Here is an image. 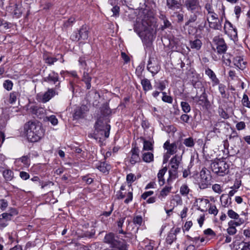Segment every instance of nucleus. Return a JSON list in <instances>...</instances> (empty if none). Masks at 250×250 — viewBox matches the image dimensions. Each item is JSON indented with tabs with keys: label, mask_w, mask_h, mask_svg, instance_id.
I'll return each mask as SVG.
<instances>
[{
	"label": "nucleus",
	"mask_w": 250,
	"mask_h": 250,
	"mask_svg": "<svg viewBox=\"0 0 250 250\" xmlns=\"http://www.w3.org/2000/svg\"><path fill=\"white\" fill-rule=\"evenodd\" d=\"M155 86L156 87V88L161 91H163L166 88V85L163 82H160L156 83Z\"/></svg>",
	"instance_id": "864d4df0"
},
{
	"label": "nucleus",
	"mask_w": 250,
	"mask_h": 250,
	"mask_svg": "<svg viewBox=\"0 0 250 250\" xmlns=\"http://www.w3.org/2000/svg\"><path fill=\"white\" fill-rule=\"evenodd\" d=\"M182 161V156L178 155L174 156L170 161V165L171 168L178 169Z\"/></svg>",
	"instance_id": "6ab92c4d"
},
{
	"label": "nucleus",
	"mask_w": 250,
	"mask_h": 250,
	"mask_svg": "<svg viewBox=\"0 0 250 250\" xmlns=\"http://www.w3.org/2000/svg\"><path fill=\"white\" fill-rule=\"evenodd\" d=\"M213 42L216 45L218 54H221L226 52L227 50V45L223 38L219 37H215L213 39Z\"/></svg>",
	"instance_id": "423d86ee"
},
{
	"label": "nucleus",
	"mask_w": 250,
	"mask_h": 250,
	"mask_svg": "<svg viewBox=\"0 0 250 250\" xmlns=\"http://www.w3.org/2000/svg\"><path fill=\"white\" fill-rule=\"evenodd\" d=\"M205 74L211 79L213 86L219 84V80L211 69L209 68H207L205 70Z\"/></svg>",
	"instance_id": "2eb2a0df"
},
{
	"label": "nucleus",
	"mask_w": 250,
	"mask_h": 250,
	"mask_svg": "<svg viewBox=\"0 0 250 250\" xmlns=\"http://www.w3.org/2000/svg\"><path fill=\"white\" fill-rule=\"evenodd\" d=\"M180 231V228H172L169 231L166 239L167 244L171 245L175 240H176V235Z\"/></svg>",
	"instance_id": "9b49d317"
},
{
	"label": "nucleus",
	"mask_w": 250,
	"mask_h": 250,
	"mask_svg": "<svg viewBox=\"0 0 250 250\" xmlns=\"http://www.w3.org/2000/svg\"><path fill=\"white\" fill-rule=\"evenodd\" d=\"M153 194V191H146V192H144L142 195V198L145 200L146 199V198L149 196H151L152 195V194Z\"/></svg>",
	"instance_id": "338daca9"
},
{
	"label": "nucleus",
	"mask_w": 250,
	"mask_h": 250,
	"mask_svg": "<svg viewBox=\"0 0 250 250\" xmlns=\"http://www.w3.org/2000/svg\"><path fill=\"white\" fill-rule=\"evenodd\" d=\"M83 181L85 182L87 184H90L93 182V179L91 178L88 177V176H83L82 178Z\"/></svg>",
	"instance_id": "774afa93"
},
{
	"label": "nucleus",
	"mask_w": 250,
	"mask_h": 250,
	"mask_svg": "<svg viewBox=\"0 0 250 250\" xmlns=\"http://www.w3.org/2000/svg\"><path fill=\"white\" fill-rule=\"evenodd\" d=\"M88 27L86 25H83L77 32L74 33L71 36L70 38L74 41L87 39L88 37Z\"/></svg>",
	"instance_id": "20e7f679"
},
{
	"label": "nucleus",
	"mask_w": 250,
	"mask_h": 250,
	"mask_svg": "<svg viewBox=\"0 0 250 250\" xmlns=\"http://www.w3.org/2000/svg\"><path fill=\"white\" fill-rule=\"evenodd\" d=\"M119 7L118 6H114L112 9L111 11L113 12V16H116L117 15H119Z\"/></svg>",
	"instance_id": "69168bd1"
},
{
	"label": "nucleus",
	"mask_w": 250,
	"mask_h": 250,
	"mask_svg": "<svg viewBox=\"0 0 250 250\" xmlns=\"http://www.w3.org/2000/svg\"><path fill=\"white\" fill-rule=\"evenodd\" d=\"M46 120L50 122L53 125H57L58 123V119L55 115H51L49 117H46Z\"/></svg>",
	"instance_id": "ea45409f"
},
{
	"label": "nucleus",
	"mask_w": 250,
	"mask_h": 250,
	"mask_svg": "<svg viewBox=\"0 0 250 250\" xmlns=\"http://www.w3.org/2000/svg\"><path fill=\"white\" fill-rule=\"evenodd\" d=\"M201 181L199 183V188L201 189H205L210 184L211 177L209 171L206 168H204L200 172Z\"/></svg>",
	"instance_id": "39448f33"
},
{
	"label": "nucleus",
	"mask_w": 250,
	"mask_h": 250,
	"mask_svg": "<svg viewBox=\"0 0 250 250\" xmlns=\"http://www.w3.org/2000/svg\"><path fill=\"white\" fill-rule=\"evenodd\" d=\"M56 94L55 90L53 88L48 89L42 95L41 101L42 103H46L49 101Z\"/></svg>",
	"instance_id": "dca6fc26"
},
{
	"label": "nucleus",
	"mask_w": 250,
	"mask_h": 250,
	"mask_svg": "<svg viewBox=\"0 0 250 250\" xmlns=\"http://www.w3.org/2000/svg\"><path fill=\"white\" fill-rule=\"evenodd\" d=\"M13 214L10 213L4 212L0 215V222H4L2 221L4 220L5 221H8L11 219Z\"/></svg>",
	"instance_id": "f704fd0d"
},
{
	"label": "nucleus",
	"mask_w": 250,
	"mask_h": 250,
	"mask_svg": "<svg viewBox=\"0 0 250 250\" xmlns=\"http://www.w3.org/2000/svg\"><path fill=\"white\" fill-rule=\"evenodd\" d=\"M18 96V93L16 92H13L11 93L10 94L9 97V102L11 104L15 103L17 100V97Z\"/></svg>",
	"instance_id": "49530a36"
},
{
	"label": "nucleus",
	"mask_w": 250,
	"mask_h": 250,
	"mask_svg": "<svg viewBox=\"0 0 250 250\" xmlns=\"http://www.w3.org/2000/svg\"><path fill=\"white\" fill-rule=\"evenodd\" d=\"M20 176L24 180H26L30 177L29 174L25 171H21L20 173Z\"/></svg>",
	"instance_id": "bf43d9fd"
},
{
	"label": "nucleus",
	"mask_w": 250,
	"mask_h": 250,
	"mask_svg": "<svg viewBox=\"0 0 250 250\" xmlns=\"http://www.w3.org/2000/svg\"><path fill=\"white\" fill-rule=\"evenodd\" d=\"M242 102L244 106L250 108V101H249L248 96L246 94H244Z\"/></svg>",
	"instance_id": "c03bdc74"
},
{
	"label": "nucleus",
	"mask_w": 250,
	"mask_h": 250,
	"mask_svg": "<svg viewBox=\"0 0 250 250\" xmlns=\"http://www.w3.org/2000/svg\"><path fill=\"white\" fill-rule=\"evenodd\" d=\"M84 111L82 107L77 108L75 109L74 114V117L76 119H78L83 117Z\"/></svg>",
	"instance_id": "473e14b6"
},
{
	"label": "nucleus",
	"mask_w": 250,
	"mask_h": 250,
	"mask_svg": "<svg viewBox=\"0 0 250 250\" xmlns=\"http://www.w3.org/2000/svg\"><path fill=\"white\" fill-rule=\"evenodd\" d=\"M178 169L171 168L168 170L169 177L167 179V183L168 184H170L173 180L176 179L178 177Z\"/></svg>",
	"instance_id": "5701e85b"
},
{
	"label": "nucleus",
	"mask_w": 250,
	"mask_h": 250,
	"mask_svg": "<svg viewBox=\"0 0 250 250\" xmlns=\"http://www.w3.org/2000/svg\"><path fill=\"white\" fill-rule=\"evenodd\" d=\"M130 153L131 154L130 162L132 165H134L137 162L140 161V158L139 157V149L138 147L135 146L132 148Z\"/></svg>",
	"instance_id": "ddd939ff"
},
{
	"label": "nucleus",
	"mask_w": 250,
	"mask_h": 250,
	"mask_svg": "<svg viewBox=\"0 0 250 250\" xmlns=\"http://www.w3.org/2000/svg\"><path fill=\"white\" fill-rule=\"evenodd\" d=\"M136 179V177L132 173H129L126 176V181L128 183L131 184Z\"/></svg>",
	"instance_id": "8fccbe9b"
},
{
	"label": "nucleus",
	"mask_w": 250,
	"mask_h": 250,
	"mask_svg": "<svg viewBox=\"0 0 250 250\" xmlns=\"http://www.w3.org/2000/svg\"><path fill=\"white\" fill-rule=\"evenodd\" d=\"M223 54L222 61L226 65L230 66L231 63V59L232 56L230 54L226 53V52Z\"/></svg>",
	"instance_id": "7c9ffc66"
},
{
	"label": "nucleus",
	"mask_w": 250,
	"mask_h": 250,
	"mask_svg": "<svg viewBox=\"0 0 250 250\" xmlns=\"http://www.w3.org/2000/svg\"><path fill=\"white\" fill-rule=\"evenodd\" d=\"M30 110L33 114L39 116L41 114L43 113V109L42 108H39L37 106H32Z\"/></svg>",
	"instance_id": "c9c22d12"
},
{
	"label": "nucleus",
	"mask_w": 250,
	"mask_h": 250,
	"mask_svg": "<svg viewBox=\"0 0 250 250\" xmlns=\"http://www.w3.org/2000/svg\"><path fill=\"white\" fill-rule=\"evenodd\" d=\"M212 171L220 176L227 174L229 171V165L223 159H216L210 164Z\"/></svg>",
	"instance_id": "7ed1b4c3"
},
{
	"label": "nucleus",
	"mask_w": 250,
	"mask_h": 250,
	"mask_svg": "<svg viewBox=\"0 0 250 250\" xmlns=\"http://www.w3.org/2000/svg\"><path fill=\"white\" fill-rule=\"evenodd\" d=\"M212 189L216 193H220L222 192L221 186L218 184H215L212 186Z\"/></svg>",
	"instance_id": "e2e57ef3"
},
{
	"label": "nucleus",
	"mask_w": 250,
	"mask_h": 250,
	"mask_svg": "<svg viewBox=\"0 0 250 250\" xmlns=\"http://www.w3.org/2000/svg\"><path fill=\"white\" fill-rule=\"evenodd\" d=\"M208 21L209 24V26L210 28H212L215 30H220L221 28V24L218 21H210L208 18Z\"/></svg>",
	"instance_id": "a878e982"
},
{
	"label": "nucleus",
	"mask_w": 250,
	"mask_h": 250,
	"mask_svg": "<svg viewBox=\"0 0 250 250\" xmlns=\"http://www.w3.org/2000/svg\"><path fill=\"white\" fill-rule=\"evenodd\" d=\"M168 185L166 186L160 191V195L158 197L163 200V199L165 198L170 192L172 189V187L170 186V184H168Z\"/></svg>",
	"instance_id": "412c9836"
},
{
	"label": "nucleus",
	"mask_w": 250,
	"mask_h": 250,
	"mask_svg": "<svg viewBox=\"0 0 250 250\" xmlns=\"http://www.w3.org/2000/svg\"><path fill=\"white\" fill-rule=\"evenodd\" d=\"M18 161H21L25 165H29V158L27 156H23L18 159Z\"/></svg>",
	"instance_id": "de8ad7c7"
},
{
	"label": "nucleus",
	"mask_w": 250,
	"mask_h": 250,
	"mask_svg": "<svg viewBox=\"0 0 250 250\" xmlns=\"http://www.w3.org/2000/svg\"><path fill=\"white\" fill-rule=\"evenodd\" d=\"M236 229L235 228L231 227V226H229L228 229H227V232L229 235H234L236 232Z\"/></svg>",
	"instance_id": "680f3d73"
},
{
	"label": "nucleus",
	"mask_w": 250,
	"mask_h": 250,
	"mask_svg": "<svg viewBox=\"0 0 250 250\" xmlns=\"http://www.w3.org/2000/svg\"><path fill=\"white\" fill-rule=\"evenodd\" d=\"M98 168L102 172L105 173L107 171V167L105 166V163H101L99 166H98Z\"/></svg>",
	"instance_id": "6e6d98bb"
},
{
	"label": "nucleus",
	"mask_w": 250,
	"mask_h": 250,
	"mask_svg": "<svg viewBox=\"0 0 250 250\" xmlns=\"http://www.w3.org/2000/svg\"><path fill=\"white\" fill-rule=\"evenodd\" d=\"M154 22L155 19L153 17L146 15H144L142 18L137 19L134 24V31L145 44L150 43L153 40Z\"/></svg>",
	"instance_id": "f257e3e1"
},
{
	"label": "nucleus",
	"mask_w": 250,
	"mask_h": 250,
	"mask_svg": "<svg viewBox=\"0 0 250 250\" xmlns=\"http://www.w3.org/2000/svg\"><path fill=\"white\" fill-rule=\"evenodd\" d=\"M44 60H45V62L46 63H48L50 65L53 64L57 61L56 58L52 57L47 55L44 56Z\"/></svg>",
	"instance_id": "4c0bfd02"
},
{
	"label": "nucleus",
	"mask_w": 250,
	"mask_h": 250,
	"mask_svg": "<svg viewBox=\"0 0 250 250\" xmlns=\"http://www.w3.org/2000/svg\"><path fill=\"white\" fill-rule=\"evenodd\" d=\"M181 106L182 109V110L185 113H188L190 112L191 108L189 104L188 103L186 102H182L181 103Z\"/></svg>",
	"instance_id": "e433bc0d"
},
{
	"label": "nucleus",
	"mask_w": 250,
	"mask_h": 250,
	"mask_svg": "<svg viewBox=\"0 0 250 250\" xmlns=\"http://www.w3.org/2000/svg\"><path fill=\"white\" fill-rule=\"evenodd\" d=\"M22 6L21 4H15L14 5V15L17 17L19 18L22 14Z\"/></svg>",
	"instance_id": "cd10ccee"
},
{
	"label": "nucleus",
	"mask_w": 250,
	"mask_h": 250,
	"mask_svg": "<svg viewBox=\"0 0 250 250\" xmlns=\"http://www.w3.org/2000/svg\"><path fill=\"white\" fill-rule=\"evenodd\" d=\"M227 213L229 217L234 219H238L239 216L236 212L232 209L229 210Z\"/></svg>",
	"instance_id": "a18cd8bd"
},
{
	"label": "nucleus",
	"mask_w": 250,
	"mask_h": 250,
	"mask_svg": "<svg viewBox=\"0 0 250 250\" xmlns=\"http://www.w3.org/2000/svg\"><path fill=\"white\" fill-rule=\"evenodd\" d=\"M234 65L240 69L243 70L246 67V62L244 61L243 59L240 57H236L233 61Z\"/></svg>",
	"instance_id": "a211bd4d"
},
{
	"label": "nucleus",
	"mask_w": 250,
	"mask_h": 250,
	"mask_svg": "<svg viewBox=\"0 0 250 250\" xmlns=\"http://www.w3.org/2000/svg\"><path fill=\"white\" fill-rule=\"evenodd\" d=\"M190 191V189L186 184L181 186L180 188V193L182 196H186L188 195Z\"/></svg>",
	"instance_id": "2f4dec72"
},
{
	"label": "nucleus",
	"mask_w": 250,
	"mask_h": 250,
	"mask_svg": "<svg viewBox=\"0 0 250 250\" xmlns=\"http://www.w3.org/2000/svg\"><path fill=\"white\" fill-rule=\"evenodd\" d=\"M164 147L167 150V153L170 155L174 154L176 152L177 146L175 143L170 144L168 141H167L164 145Z\"/></svg>",
	"instance_id": "f3484780"
},
{
	"label": "nucleus",
	"mask_w": 250,
	"mask_h": 250,
	"mask_svg": "<svg viewBox=\"0 0 250 250\" xmlns=\"http://www.w3.org/2000/svg\"><path fill=\"white\" fill-rule=\"evenodd\" d=\"M3 176L6 182L11 181L14 177L13 172L10 169H6L3 171Z\"/></svg>",
	"instance_id": "b1692460"
},
{
	"label": "nucleus",
	"mask_w": 250,
	"mask_h": 250,
	"mask_svg": "<svg viewBox=\"0 0 250 250\" xmlns=\"http://www.w3.org/2000/svg\"><path fill=\"white\" fill-rule=\"evenodd\" d=\"M218 210L217 209L215 205H211L208 209V212L210 214H214V215H217Z\"/></svg>",
	"instance_id": "09e8293b"
},
{
	"label": "nucleus",
	"mask_w": 250,
	"mask_h": 250,
	"mask_svg": "<svg viewBox=\"0 0 250 250\" xmlns=\"http://www.w3.org/2000/svg\"><path fill=\"white\" fill-rule=\"evenodd\" d=\"M160 66L158 64L156 60L151 58L149 59L147 69L151 73L153 76H154L160 71Z\"/></svg>",
	"instance_id": "1a4fd4ad"
},
{
	"label": "nucleus",
	"mask_w": 250,
	"mask_h": 250,
	"mask_svg": "<svg viewBox=\"0 0 250 250\" xmlns=\"http://www.w3.org/2000/svg\"><path fill=\"white\" fill-rule=\"evenodd\" d=\"M103 124V123L100 120H98L95 125V129L97 131H104V137L105 138H108L109 135L110 126L107 124Z\"/></svg>",
	"instance_id": "9d476101"
},
{
	"label": "nucleus",
	"mask_w": 250,
	"mask_h": 250,
	"mask_svg": "<svg viewBox=\"0 0 250 250\" xmlns=\"http://www.w3.org/2000/svg\"><path fill=\"white\" fill-rule=\"evenodd\" d=\"M142 158L144 162L150 163L153 160V154L151 152H145L143 154Z\"/></svg>",
	"instance_id": "c756f323"
},
{
	"label": "nucleus",
	"mask_w": 250,
	"mask_h": 250,
	"mask_svg": "<svg viewBox=\"0 0 250 250\" xmlns=\"http://www.w3.org/2000/svg\"><path fill=\"white\" fill-rule=\"evenodd\" d=\"M24 130L27 138L31 142L39 141L44 132L41 124L37 121H30L24 125Z\"/></svg>",
	"instance_id": "f03ea898"
},
{
	"label": "nucleus",
	"mask_w": 250,
	"mask_h": 250,
	"mask_svg": "<svg viewBox=\"0 0 250 250\" xmlns=\"http://www.w3.org/2000/svg\"><path fill=\"white\" fill-rule=\"evenodd\" d=\"M104 242L110 244L113 248H119L120 242L115 238L113 233L106 234L104 238Z\"/></svg>",
	"instance_id": "f8f14e48"
},
{
	"label": "nucleus",
	"mask_w": 250,
	"mask_h": 250,
	"mask_svg": "<svg viewBox=\"0 0 250 250\" xmlns=\"http://www.w3.org/2000/svg\"><path fill=\"white\" fill-rule=\"evenodd\" d=\"M8 206V202L5 199H1L0 200V208L1 210H4Z\"/></svg>",
	"instance_id": "3c124183"
},
{
	"label": "nucleus",
	"mask_w": 250,
	"mask_h": 250,
	"mask_svg": "<svg viewBox=\"0 0 250 250\" xmlns=\"http://www.w3.org/2000/svg\"><path fill=\"white\" fill-rule=\"evenodd\" d=\"M6 119L5 116L1 115L0 116V129L3 128L6 124Z\"/></svg>",
	"instance_id": "603ef678"
},
{
	"label": "nucleus",
	"mask_w": 250,
	"mask_h": 250,
	"mask_svg": "<svg viewBox=\"0 0 250 250\" xmlns=\"http://www.w3.org/2000/svg\"><path fill=\"white\" fill-rule=\"evenodd\" d=\"M183 2L187 9L189 12L201 10L198 0H183Z\"/></svg>",
	"instance_id": "0eeeda50"
},
{
	"label": "nucleus",
	"mask_w": 250,
	"mask_h": 250,
	"mask_svg": "<svg viewBox=\"0 0 250 250\" xmlns=\"http://www.w3.org/2000/svg\"><path fill=\"white\" fill-rule=\"evenodd\" d=\"M167 168L166 167H164L162 169H160L157 174L159 184L160 186H162L165 183V179L164 176L167 171Z\"/></svg>",
	"instance_id": "4be33fe9"
},
{
	"label": "nucleus",
	"mask_w": 250,
	"mask_h": 250,
	"mask_svg": "<svg viewBox=\"0 0 250 250\" xmlns=\"http://www.w3.org/2000/svg\"><path fill=\"white\" fill-rule=\"evenodd\" d=\"M202 44V42L199 39H195L194 41H190V47L196 50H198L201 48Z\"/></svg>",
	"instance_id": "393cba45"
},
{
	"label": "nucleus",
	"mask_w": 250,
	"mask_h": 250,
	"mask_svg": "<svg viewBox=\"0 0 250 250\" xmlns=\"http://www.w3.org/2000/svg\"><path fill=\"white\" fill-rule=\"evenodd\" d=\"M190 12L191 14L189 17L188 20L186 22L185 25H189L190 23L196 22L197 20H199L200 16H202L201 10Z\"/></svg>",
	"instance_id": "4468645a"
},
{
	"label": "nucleus",
	"mask_w": 250,
	"mask_h": 250,
	"mask_svg": "<svg viewBox=\"0 0 250 250\" xmlns=\"http://www.w3.org/2000/svg\"><path fill=\"white\" fill-rule=\"evenodd\" d=\"M141 84L144 91H148L152 89V85L149 80L144 79L141 81Z\"/></svg>",
	"instance_id": "bb28decb"
},
{
	"label": "nucleus",
	"mask_w": 250,
	"mask_h": 250,
	"mask_svg": "<svg viewBox=\"0 0 250 250\" xmlns=\"http://www.w3.org/2000/svg\"><path fill=\"white\" fill-rule=\"evenodd\" d=\"M184 144L188 147H192L194 146L195 143L192 138L189 137L184 140Z\"/></svg>",
	"instance_id": "58836bf2"
},
{
	"label": "nucleus",
	"mask_w": 250,
	"mask_h": 250,
	"mask_svg": "<svg viewBox=\"0 0 250 250\" xmlns=\"http://www.w3.org/2000/svg\"><path fill=\"white\" fill-rule=\"evenodd\" d=\"M167 5L169 9L175 10L180 9L181 5L178 0H167Z\"/></svg>",
	"instance_id": "aec40b11"
},
{
	"label": "nucleus",
	"mask_w": 250,
	"mask_h": 250,
	"mask_svg": "<svg viewBox=\"0 0 250 250\" xmlns=\"http://www.w3.org/2000/svg\"><path fill=\"white\" fill-rule=\"evenodd\" d=\"M83 81L86 86V88L87 89H89L91 87V83L90 82L91 81V77L89 76L88 73L86 72L83 73Z\"/></svg>",
	"instance_id": "c85d7f7f"
},
{
	"label": "nucleus",
	"mask_w": 250,
	"mask_h": 250,
	"mask_svg": "<svg viewBox=\"0 0 250 250\" xmlns=\"http://www.w3.org/2000/svg\"><path fill=\"white\" fill-rule=\"evenodd\" d=\"M244 223V220L240 219L238 221H230L229 222V226H231L235 228L236 226H239Z\"/></svg>",
	"instance_id": "37998d69"
},
{
	"label": "nucleus",
	"mask_w": 250,
	"mask_h": 250,
	"mask_svg": "<svg viewBox=\"0 0 250 250\" xmlns=\"http://www.w3.org/2000/svg\"><path fill=\"white\" fill-rule=\"evenodd\" d=\"M59 76L57 73L52 71L49 74L48 76L44 78V82L49 83H53L55 85V88H58L60 87V82L59 81Z\"/></svg>",
	"instance_id": "6e6552de"
},
{
	"label": "nucleus",
	"mask_w": 250,
	"mask_h": 250,
	"mask_svg": "<svg viewBox=\"0 0 250 250\" xmlns=\"http://www.w3.org/2000/svg\"><path fill=\"white\" fill-rule=\"evenodd\" d=\"M3 85L5 89L9 91L12 89L13 83L11 81L7 80L4 82Z\"/></svg>",
	"instance_id": "a19ab883"
},
{
	"label": "nucleus",
	"mask_w": 250,
	"mask_h": 250,
	"mask_svg": "<svg viewBox=\"0 0 250 250\" xmlns=\"http://www.w3.org/2000/svg\"><path fill=\"white\" fill-rule=\"evenodd\" d=\"M225 87V85L222 83L219 84V90L223 97L226 95Z\"/></svg>",
	"instance_id": "5fc2aeb1"
},
{
	"label": "nucleus",
	"mask_w": 250,
	"mask_h": 250,
	"mask_svg": "<svg viewBox=\"0 0 250 250\" xmlns=\"http://www.w3.org/2000/svg\"><path fill=\"white\" fill-rule=\"evenodd\" d=\"M143 222V218L141 216L137 215L133 218V223L138 226H141Z\"/></svg>",
	"instance_id": "79ce46f5"
},
{
	"label": "nucleus",
	"mask_w": 250,
	"mask_h": 250,
	"mask_svg": "<svg viewBox=\"0 0 250 250\" xmlns=\"http://www.w3.org/2000/svg\"><path fill=\"white\" fill-rule=\"evenodd\" d=\"M71 177V175L65 174L62 176V180L63 181H65L66 183H68L69 182H70L71 183H72L71 180L70 179Z\"/></svg>",
	"instance_id": "052dcab7"
},
{
	"label": "nucleus",
	"mask_w": 250,
	"mask_h": 250,
	"mask_svg": "<svg viewBox=\"0 0 250 250\" xmlns=\"http://www.w3.org/2000/svg\"><path fill=\"white\" fill-rule=\"evenodd\" d=\"M241 12V8L239 6H236L234 7V13L236 16L237 19L238 20L239 18L240 14Z\"/></svg>",
	"instance_id": "0e129e2a"
},
{
	"label": "nucleus",
	"mask_w": 250,
	"mask_h": 250,
	"mask_svg": "<svg viewBox=\"0 0 250 250\" xmlns=\"http://www.w3.org/2000/svg\"><path fill=\"white\" fill-rule=\"evenodd\" d=\"M141 139L144 143L143 150H151L153 149L152 144L150 142L145 140L143 138Z\"/></svg>",
	"instance_id": "72a5a7b5"
},
{
	"label": "nucleus",
	"mask_w": 250,
	"mask_h": 250,
	"mask_svg": "<svg viewBox=\"0 0 250 250\" xmlns=\"http://www.w3.org/2000/svg\"><path fill=\"white\" fill-rule=\"evenodd\" d=\"M236 127L238 130L244 129L246 127L245 123L244 122H240L236 124Z\"/></svg>",
	"instance_id": "13d9d810"
},
{
	"label": "nucleus",
	"mask_w": 250,
	"mask_h": 250,
	"mask_svg": "<svg viewBox=\"0 0 250 250\" xmlns=\"http://www.w3.org/2000/svg\"><path fill=\"white\" fill-rule=\"evenodd\" d=\"M162 100L163 102L169 104H171L173 101L172 98L171 96L168 95L163 96Z\"/></svg>",
	"instance_id": "4d7b16f0"
}]
</instances>
